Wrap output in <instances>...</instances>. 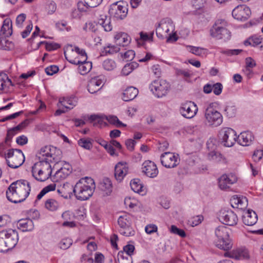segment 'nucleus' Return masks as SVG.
<instances>
[{"label":"nucleus","mask_w":263,"mask_h":263,"mask_svg":"<svg viewBox=\"0 0 263 263\" xmlns=\"http://www.w3.org/2000/svg\"><path fill=\"white\" fill-rule=\"evenodd\" d=\"M62 152L53 146H46L42 147L39 153L40 161L35 163L32 167L33 177L40 182L47 180L52 173L51 163L56 162L59 164L62 158Z\"/></svg>","instance_id":"obj_1"},{"label":"nucleus","mask_w":263,"mask_h":263,"mask_svg":"<svg viewBox=\"0 0 263 263\" xmlns=\"http://www.w3.org/2000/svg\"><path fill=\"white\" fill-rule=\"evenodd\" d=\"M31 191L30 183L24 179L12 182L6 191V196L10 201L15 203L24 201Z\"/></svg>","instance_id":"obj_2"},{"label":"nucleus","mask_w":263,"mask_h":263,"mask_svg":"<svg viewBox=\"0 0 263 263\" xmlns=\"http://www.w3.org/2000/svg\"><path fill=\"white\" fill-rule=\"evenodd\" d=\"M96 188L93 179L86 177L80 179L74 186L73 193L77 199L86 200L92 195Z\"/></svg>","instance_id":"obj_3"},{"label":"nucleus","mask_w":263,"mask_h":263,"mask_svg":"<svg viewBox=\"0 0 263 263\" xmlns=\"http://www.w3.org/2000/svg\"><path fill=\"white\" fill-rule=\"evenodd\" d=\"M175 26L173 21L169 18L162 19L156 29L157 36L160 39L167 38V42H176L178 37L174 32Z\"/></svg>","instance_id":"obj_4"},{"label":"nucleus","mask_w":263,"mask_h":263,"mask_svg":"<svg viewBox=\"0 0 263 263\" xmlns=\"http://www.w3.org/2000/svg\"><path fill=\"white\" fill-rule=\"evenodd\" d=\"M18 240L16 230L9 229L0 231V251L7 252L15 247Z\"/></svg>","instance_id":"obj_5"},{"label":"nucleus","mask_w":263,"mask_h":263,"mask_svg":"<svg viewBox=\"0 0 263 263\" xmlns=\"http://www.w3.org/2000/svg\"><path fill=\"white\" fill-rule=\"evenodd\" d=\"M227 25L224 20H217L210 30V35L217 40H229L231 38V32L227 28Z\"/></svg>","instance_id":"obj_6"},{"label":"nucleus","mask_w":263,"mask_h":263,"mask_svg":"<svg viewBox=\"0 0 263 263\" xmlns=\"http://www.w3.org/2000/svg\"><path fill=\"white\" fill-rule=\"evenodd\" d=\"M229 229L224 226H220L215 231V235L217 238L216 246L220 249L228 250L232 248V243L229 238Z\"/></svg>","instance_id":"obj_7"},{"label":"nucleus","mask_w":263,"mask_h":263,"mask_svg":"<svg viewBox=\"0 0 263 263\" xmlns=\"http://www.w3.org/2000/svg\"><path fill=\"white\" fill-rule=\"evenodd\" d=\"M8 165L12 168L21 166L25 161V156L19 149H9L4 153Z\"/></svg>","instance_id":"obj_8"},{"label":"nucleus","mask_w":263,"mask_h":263,"mask_svg":"<svg viewBox=\"0 0 263 263\" xmlns=\"http://www.w3.org/2000/svg\"><path fill=\"white\" fill-rule=\"evenodd\" d=\"M215 104L211 103L205 111V118L209 125L217 126L222 122V117L221 114L214 108Z\"/></svg>","instance_id":"obj_9"},{"label":"nucleus","mask_w":263,"mask_h":263,"mask_svg":"<svg viewBox=\"0 0 263 263\" xmlns=\"http://www.w3.org/2000/svg\"><path fill=\"white\" fill-rule=\"evenodd\" d=\"M149 88L157 97L161 98L167 93L170 85L164 80H156L152 82L149 85Z\"/></svg>","instance_id":"obj_10"},{"label":"nucleus","mask_w":263,"mask_h":263,"mask_svg":"<svg viewBox=\"0 0 263 263\" xmlns=\"http://www.w3.org/2000/svg\"><path fill=\"white\" fill-rule=\"evenodd\" d=\"M237 138L236 132L231 128H223L219 132V139L221 143L226 147L233 146Z\"/></svg>","instance_id":"obj_11"},{"label":"nucleus","mask_w":263,"mask_h":263,"mask_svg":"<svg viewBox=\"0 0 263 263\" xmlns=\"http://www.w3.org/2000/svg\"><path fill=\"white\" fill-rule=\"evenodd\" d=\"M64 55L66 59L70 63L74 65H78V69L80 73L82 75L87 74L92 68V63L87 62L85 60H79L78 58H72L70 53L64 52Z\"/></svg>","instance_id":"obj_12"},{"label":"nucleus","mask_w":263,"mask_h":263,"mask_svg":"<svg viewBox=\"0 0 263 263\" xmlns=\"http://www.w3.org/2000/svg\"><path fill=\"white\" fill-rule=\"evenodd\" d=\"M122 2H117L110 6L109 9L110 15L117 20H123L127 15L128 9Z\"/></svg>","instance_id":"obj_13"},{"label":"nucleus","mask_w":263,"mask_h":263,"mask_svg":"<svg viewBox=\"0 0 263 263\" xmlns=\"http://www.w3.org/2000/svg\"><path fill=\"white\" fill-rule=\"evenodd\" d=\"M160 160L162 165L165 167L174 168L179 164V155L171 152H165L161 155Z\"/></svg>","instance_id":"obj_14"},{"label":"nucleus","mask_w":263,"mask_h":263,"mask_svg":"<svg viewBox=\"0 0 263 263\" xmlns=\"http://www.w3.org/2000/svg\"><path fill=\"white\" fill-rule=\"evenodd\" d=\"M218 219L222 223L230 226H234L237 223L238 217L231 210H222L218 214Z\"/></svg>","instance_id":"obj_15"},{"label":"nucleus","mask_w":263,"mask_h":263,"mask_svg":"<svg viewBox=\"0 0 263 263\" xmlns=\"http://www.w3.org/2000/svg\"><path fill=\"white\" fill-rule=\"evenodd\" d=\"M251 14L250 9L245 5L237 6L232 11L234 18L241 21H245L248 19Z\"/></svg>","instance_id":"obj_16"},{"label":"nucleus","mask_w":263,"mask_h":263,"mask_svg":"<svg viewBox=\"0 0 263 263\" xmlns=\"http://www.w3.org/2000/svg\"><path fill=\"white\" fill-rule=\"evenodd\" d=\"M198 110L197 106L191 101L186 102L182 104L180 107V114L185 118L191 119L196 114Z\"/></svg>","instance_id":"obj_17"},{"label":"nucleus","mask_w":263,"mask_h":263,"mask_svg":"<svg viewBox=\"0 0 263 263\" xmlns=\"http://www.w3.org/2000/svg\"><path fill=\"white\" fill-rule=\"evenodd\" d=\"M237 181V177L234 174H223L218 179V186L222 190H227Z\"/></svg>","instance_id":"obj_18"},{"label":"nucleus","mask_w":263,"mask_h":263,"mask_svg":"<svg viewBox=\"0 0 263 263\" xmlns=\"http://www.w3.org/2000/svg\"><path fill=\"white\" fill-rule=\"evenodd\" d=\"M128 171V166L124 162H118L115 167V177L118 182H121Z\"/></svg>","instance_id":"obj_19"},{"label":"nucleus","mask_w":263,"mask_h":263,"mask_svg":"<svg viewBox=\"0 0 263 263\" xmlns=\"http://www.w3.org/2000/svg\"><path fill=\"white\" fill-rule=\"evenodd\" d=\"M71 173V166L68 163H65L64 165L56 171L52 177L53 182H59L65 179Z\"/></svg>","instance_id":"obj_20"},{"label":"nucleus","mask_w":263,"mask_h":263,"mask_svg":"<svg viewBox=\"0 0 263 263\" xmlns=\"http://www.w3.org/2000/svg\"><path fill=\"white\" fill-rule=\"evenodd\" d=\"M102 76H98L91 78L87 85L88 91L91 93H95L102 87L104 84V79Z\"/></svg>","instance_id":"obj_21"},{"label":"nucleus","mask_w":263,"mask_h":263,"mask_svg":"<svg viewBox=\"0 0 263 263\" xmlns=\"http://www.w3.org/2000/svg\"><path fill=\"white\" fill-rule=\"evenodd\" d=\"M142 171L148 177L155 178L158 174V170L155 163L152 161H145L142 164Z\"/></svg>","instance_id":"obj_22"},{"label":"nucleus","mask_w":263,"mask_h":263,"mask_svg":"<svg viewBox=\"0 0 263 263\" xmlns=\"http://www.w3.org/2000/svg\"><path fill=\"white\" fill-rule=\"evenodd\" d=\"M224 256L237 260L247 259L250 257L248 250L243 248H238L231 252H226Z\"/></svg>","instance_id":"obj_23"},{"label":"nucleus","mask_w":263,"mask_h":263,"mask_svg":"<svg viewBox=\"0 0 263 263\" xmlns=\"http://www.w3.org/2000/svg\"><path fill=\"white\" fill-rule=\"evenodd\" d=\"M232 206L233 208L245 209L248 205V200L246 197L238 195L233 196L230 199Z\"/></svg>","instance_id":"obj_24"},{"label":"nucleus","mask_w":263,"mask_h":263,"mask_svg":"<svg viewBox=\"0 0 263 263\" xmlns=\"http://www.w3.org/2000/svg\"><path fill=\"white\" fill-rule=\"evenodd\" d=\"M242 219L245 224L251 226L256 223L257 221V216L254 211L248 210L244 212Z\"/></svg>","instance_id":"obj_25"},{"label":"nucleus","mask_w":263,"mask_h":263,"mask_svg":"<svg viewBox=\"0 0 263 263\" xmlns=\"http://www.w3.org/2000/svg\"><path fill=\"white\" fill-rule=\"evenodd\" d=\"M237 139H238V143L240 145L249 146L252 143L254 137L251 132L248 131L241 133Z\"/></svg>","instance_id":"obj_26"},{"label":"nucleus","mask_w":263,"mask_h":263,"mask_svg":"<svg viewBox=\"0 0 263 263\" xmlns=\"http://www.w3.org/2000/svg\"><path fill=\"white\" fill-rule=\"evenodd\" d=\"M130 185L132 190L135 193H137L144 195L146 193L145 188L144 187L142 181L138 178H135L131 180Z\"/></svg>","instance_id":"obj_27"},{"label":"nucleus","mask_w":263,"mask_h":263,"mask_svg":"<svg viewBox=\"0 0 263 263\" xmlns=\"http://www.w3.org/2000/svg\"><path fill=\"white\" fill-rule=\"evenodd\" d=\"M138 89L136 87H128L123 92L122 99L127 102L133 100L138 94Z\"/></svg>","instance_id":"obj_28"},{"label":"nucleus","mask_w":263,"mask_h":263,"mask_svg":"<svg viewBox=\"0 0 263 263\" xmlns=\"http://www.w3.org/2000/svg\"><path fill=\"white\" fill-rule=\"evenodd\" d=\"M116 44L120 46H124L127 45L130 42V37L128 35L124 32L118 33L115 36Z\"/></svg>","instance_id":"obj_29"},{"label":"nucleus","mask_w":263,"mask_h":263,"mask_svg":"<svg viewBox=\"0 0 263 263\" xmlns=\"http://www.w3.org/2000/svg\"><path fill=\"white\" fill-rule=\"evenodd\" d=\"M74 186L69 183H65L60 185L57 190L58 192L61 194V196L65 198L70 196L72 192H73Z\"/></svg>","instance_id":"obj_30"},{"label":"nucleus","mask_w":263,"mask_h":263,"mask_svg":"<svg viewBox=\"0 0 263 263\" xmlns=\"http://www.w3.org/2000/svg\"><path fill=\"white\" fill-rule=\"evenodd\" d=\"M99 187L106 195H109L112 192V183L108 178H103L100 182Z\"/></svg>","instance_id":"obj_31"},{"label":"nucleus","mask_w":263,"mask_h":263,"mask_svg":"<svg viewBox=\"0 0 263 263\" xmlns=\"http://www.w3.org/2000/svg\"><path fill=\"white\" fill-rule=\"evenodd\" d=\"M18 227L23 232L30 231L33 230L34 224L30 219H23L19 220Z\"/></svg>","instance_id":"obj_32"},{"label":"nucleus","mask_w":263,"mask_h":263,"mask_svg":"<svg viewBox=\"0 0 263 263\" xmlns=\"http://www.w3.org/2000/svg\"><path fill=\"white\" fill-rule=\"evenodd\" d=\"M99 26L103 28L105 31H110L112 30V27L111 24L110 19L106 15H101L98 21Z\"/></svg>","instance_id":"obj_33"},{"label":"nucleus","mask_w":263,"mask_h":263,"mask_svg":"<svg viewBox=\"0 0 263 263\" xmlns=\"http://www.w3.org/2000/svg\"><path fill=\"white\" fill-rule=\"evenodd\" d=\"M1 32L3 34L7 36L12 34V22L10 19L7 18L4 21Z\"/></svg>","instance_id":"obj_34"},{"label":"nucleus","mask_w":263,"mask_h":263,"mask_svg":"<svg viewBox=\"0 0 263 263\" xmlns=\"http://www.w3.org/2000/svg\"><path fill=\"white\" fill-rule=\"evenodd\" d=\"M208 159L215 163L225 162V158L223 156L216 151L209 152L208 154Z\"/></svg>","instance_id":"obj_35"},{"label":"nucleus","mask_w":263,"mask_h":263,"mask_svg":"<svg viewBox=\"0 0 263 263\" xmlns=\"http://www.w3.org/2000/svg\"><path fill=\"white\" fill-rule=\"evenodd\" d=\"M59 202L54 199H48L45 202V208L51 212L57 211L59 209Z\"/></svg>","instance_id":"obj_36"},{"label":"nucleus","mask_w":263,"mask_h":263,"mask_svg":"<svg viewBox=\"0 0 263 263\" xmlns=\"http://www.w3.org/2000/svg\"><path fill=\"white\" fill-rule=\"evenodd\" d=\"M139 66L138 63L133 62L129 63H127L125 65L121 71V74L123 76H128L129 74L134 69L137 68Z\"/></svg>","instance_id":"obj_37"},{"label":"nucleus","mask_w":263,"mask_h":263,"mask_svg":"<svg viewBox=\"0 0 263 263\" xmlns=\"http://www.w3.org/2000/svg\"><path fill=\"white\" fill-rule=\"evenodd\" d=\"M118 223L120 228L129 226L132 224L130 216L127 214L120 216L118 218Z\"/></svg>","instance_id":"obj_38"},{"label":"nucleus","mask_w":263,"mask_h":263,"mask_svg":"<svg viewBox=\"0 0 263 263\" xmlns=\"http://www.w3.org/2000/svg\"><path fill=\"white\" fill-rule=\"evenodd\" d=\"M11 81L7 75L4 73H0V92L5 90L8 85H11Z\"/></svg>","instance_id":"obj_39"},{"label":"nucleus","mask_w":263,"mask_h":263,"mask_svg":"<svg viewBox=\"0 0 263 263\" xmlns=\"http://www.w3.org/2000/svg\"><path fill=\"white\" fill-rule=\"evenodd\" d=\"M187 48H188L190 52L198 56L204 55L206 54L208 51L206 49L199 47L187 46Z\"/></svg>","instance_id":"obj_40"},{"label":"nucleus","mask_w":263,"mask_h":263,"mask_svg":"<svg viewBox=\"0 0 263 263\" xmlns=\"http://www.w3.org/2000/svg\"><path fill=\"white\" fill-rule=\"evenodd\" d=\"M59 103L65 109H71L76 105V102L71 99H60Z\"/></svg>","instance_id":"obj_41"},{"label":"nucleus","mask_w":263,"mask_h":263,"mask_svg":"<svg viewBox=\"0 0 263 263\" xmlns=\"http://www.w3.org/2000/svg\"><path fill=\"white\" fill-rule=\"evenodd\" d=\"M117 259L119 263H133L132 257L122 251L118 253Z\"/></svg>","instance_id":"obj_42"},{"label":"nucleus","mask_w":263,"mask_h":263,"mask_svg":"<svg viewBox=\"0 0 263 263\" xmlns=\"http://www.w3.org/2000/svg\"><path fill=\"white\" fill-rule=\"evenodd\" d=\"M106 119L111 124L114 125L117 127H125L126 124L121 122L117 117L115 116H108L106 117Z\"/></svg>","instance_id":"obj_43"},{"label":"nucleus","mask_w":263,"mask_h":263,"mask_svg":"<svg viewBox=\"0 0 263 263\" xmlns=\"http://www.w3.org/2000/svg\"><path fill=\"white\" fill-rule=\"evenodd\" d=\"M120 50V47L117 44L116 45L108 44L104 47L102 52L105 54H114L119 52Z\"/></svg>","instance_id":"obj_44"},{"label":"nucleus","mask_w":263,"mask_h":263,"mask_svg":"<svg viewBox=\"0 0 263 263\" xmlns=\"http://www.w3.org/2000/svg\"><path fill=\"white\" fill-rule=\"evenodd\" d=\"M119 232L121 235L126 237L134 236L135 233V232L131 227V225L126 227L120 228Z\"/></svg>","instance_id":"obj_45"},{"label":"nucleus","mask_w":263,"mask_h":263,"mask_svg":"<svg viewBox=\"0 0 263 263\" xmlns=\"http://www.w3.org/2000/svg\"><path fill=\"white\" fill-rule=\"evenodd\" d=\"M261 40L262 38L260 36H253L248 40L245 42V45L246 46L250 45L253 46H255L261 43Z\"/></svg>","instance_id":"obj_46"},{"label":"nucleus","mask_w":263,"mask_h":263,"mask_svg":"<svg viewBox=\"0 0 263 263\" xmlns=\"http://www.w3.org/2000/svg\"><path fill=\"white\" fill-rule=\"evenodd\" d=\"M79 146L86 149H90L92 144L89 139L81 138L78 141Z\"/></svg>","instance_id":"obj_47"},{"label":"nucleus","mask_w":263,"mask_h":263,"mask_svg":"<svg viewBox=\"0 0 263 263\" xmlns=\"http://www.w3.org/2000/svg\"><path fill=\"white\" fill-rule=\"evenodd\" d=\"M103 68L108 71L113 70L116 66V63L111 59H107L105 60L102 64Z\"/></svg>","instance_id":"obj_48"},{"label":"nucleus","mask_w":263,"mask_h":263,"mask_svg":"<svg viewBox=\"0 0 263 263\" xmlns=\"http://www.w3.org/2000/svg\"><path fill=\"white\" fill-rule=\"evenodd\" d=\"M203 220V217L202 215H197L196 216L191 218L188 221V223L192 227L198 226L201 223Z\"/></svg>","instance_id":"obj_49"},{"label":"nucleus","mask_w":263,"mask_h":263,"mask_svg":"<svg viewBox=\"0 0 263 263\" xmlns=\"http://www.w3.org/2000/svg\"><path fill=\"white\" fill-rule=\"evenodd\" d=\"M99 25L93 22L86 23L83 27L86 31L95 32L98 29Z\"/></svg>","instance_id":"obj_50"},{"label":"nucleus","mask_w":263,"mask_h":263,"mask_svg":"<svg viewBox=\"0 0 263 263\" xmlns=\"http://www.w3.org/2000/svg\"><path fill=\"white\" fill-rule=\"evenodd\" d=\"M72 243V241L70 238L63 239L59 243V247L63 250L69 248Z\"/></svg>","instance_id":"obj_51"},{"label":"nucleus","mask_w":263,"mask_h":263,"mask_svg":"<svg viewBox=\"0 0 263 263\" xmlns=\"http://www.w3.org/2000/svg\"><path fill=\"white\" fill-rule=\"evenodd\" d=\"M170 231L172 233L177 234L181 237H185L186 236L185 232L183 230L178 229L174 225L171 226Z\"/></svg>","instance_id":"obj_52"},{"label":"nucleus","mask_w":263,"mask_h":263,"mask_svg":"<svg viewBox=\"0 0 263 263\" xmlns=\"http://www.w3.org/2000/svg\"><path fill=\"white\" fill-rule=\"evenodd\" d=\"M45 44L46 48L48 51H52L58 49L60 47L59 44L55 43H48L46 41L41 42L40 44Z\"/></svg>","instance_id":"obj_53"},{"label":"nucleus","mask_w":263,"mask_h":263,"mask_svg":"<svg viewBox=\"0 0 263 263\" xmlns=\"http://www.w3.org/2000/svg\"><path fill=\"white\" fill-rule=\"evenodd\" d=\"M177 74L179 76L183 77L185 80L187 81V79L192 76V73L189 70L179 69L177 71Z\"/></svg>","instance_id":"obj_54"},{"label":"nucleus","mask_w":263,"mask_h":263,"mask_svg":"<svg viewBox=\"0 0 263 263\" xmlns=\"http://www.w3.org/2000/svg\"><path fill=\"white\" fill-rule=\"evenodd\" d=\"M216 140L214 138H210L206 142V146L209 152L215 151L216 149V145L215 143Z\"/></svg>","instance_id":"obj_55"},{"label":"nucleus","mask_w":263,"mask_h":263,"mask_svg":"<svg viewBox=\"0 0 263 263\" xmlns=\"http://www.w3.org/2000/svg\"><path fill=\"white\" fill-rule=\"evenodd\" d=\"M74 51L81 56L82 60H85V61L87 60V54L84 49H80L78 47H75L72 50L71 53H72Z\"/></svg>","instance_id":"obj_56"},{"label":"nucleus","mask_w":263,"mask_h":263,"mask_svg":"<svg viewBox=\"0 0 263 263\" xmlns=\"http://www.w3.org/2000/svg\"><path fill=\"white\" fill-rule=\"evenodd\" d=\"M134 250L135 246L133 245L128 244L123 247V251L122 252H124L125 254L132 256Z\"/></svg>","instance_id":"obj_57"},{"label":"nucleus","mask_w":263,"mask_h":263,"mask_svg":"<svg viewBox=\"0 0 263 263\" xmlns=\"http://www.w3.org/2000/svg\"><path fill=\"white\" fill-rule=\"evenodd\" d=\"M137 201L134 199H131L130 197H126L124 199V204L126 206L133 209L137 206Z\"/></svg>","instance_id":"obj_58"},{"label":"nucleus","mask_w":263,"mask_h":263,"mask_svg":"<svg viewBox=\"0 0 263 263\" xmlns=\"http://www.w3.org/2000/svg\"><path fill=\"white\" fill-rule=\"evenodd\" d=\"M59 71V67L55 65H51L45 68V72L47 74L52 76Z\"/></svg>","instance_id":"obj_59"},{"label":"nucleus","mask_w":263,"mask_h":263,"mask_svg":"<svg viewBox=\"0 0 263 263\" xmlns=\"http://www.w3.org/2000/svg\"><path fill=\"white\" fill-rule=\"evenodd\" d=\"M223 86L220 83H216L213 85V91L215 95L218 96L221 94Z\"/></svg>","instance_id":"obj_60"},{"label":"nucleus","mask_w":263,"mask_h":263,"mask_svg":"<svg viewBox=\"0 0 263 263\" xmlns=\"http://www.w3.org/2000/svg\"><path fill=\"white\" fill-rule=\"evenodd\" d=\"M103 0H85V4L87 6L91 8H95L98 6L102 2Z\"/></svg>","instance_id":"obj_61"},{"label":"nucleus","mask_w":263,"mask_h":263,"mask_svg":"<svg viewBox=\"0 0 263 263\" xmlns=\"http://www.w3.org/2000/svg\"><path fill=\"white\" fill-rule=\"evenodd\" d=\"M157 226L154 224H148L145 227V231L148 234L157 232Z\"/></svg>","instance_id":"obj_62"},{"label":"nucleus","mask_w":263,"mask_h":263,"mask_svg":"<svg viewBox=\"0 0 263 263\" xmlns=\"http://www.w3.org/2000/svg\"><path fill=\"white\" fill-rule=\"evenodd\" d=\"M90 8H91L87 6V4H85V0H84V2H79L78 3V9L81 12H86Z\"/></svg>","instance_id":"obj_63"},{"label":"nucleus","mask_w":263,"mask_h":263,"mask_svg":"<svg viewBox=\"0 0 263 263\" xmlns=\"http://www.w3.org/2000/svg\"><path fill=\"white\" fill-rule=\"evenodd\" d=\"M191 2L195 9H199L203 6L205 1V0H192Z\"/></svg>","instance_id":"obj_64"}]
</instances>
